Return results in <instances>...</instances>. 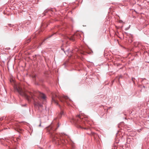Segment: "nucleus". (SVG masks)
Here are the masks:
<instances>
[{
  "instance_id": "obj_1",
  "label": "nucleus",
  "mask_w": 149,
  "mask_h": 149,
  "mask_svg": "<svg viewBox=\"0 0 149 149\" xmlns=\"http://www.w3.org/2000/svg\"><path fill=\"white\" fill-rule=\"evenodd\" d=\"M16 90L22 96L25 97L27 100L30 102L31 101L32 99L35 101V99L34 96H39L43 99H45L46 97L44 94L40 92L38 93H32L31 92L29 93V95L26 94L22 90V89L19 87H16Z\"/></svg>"
},
{
  "instance_id": "obj_2",
  "label": "nucleus",
  "mask_w": 149,
  "mask_h": 149,
  "mask_svg": "<svg viewBox=\"0 0 149 149\" xmlns=\"http://www.w3.org/2000/svg\"><path fill=\"white\" fill-rule=\"evenodd\" d=\"M63 136L62 134H51L53 141L58 145H60L61 143L63 144L67 143V141L63 139Z\"/></svg>"
},
{
  "instance_id": "obj_3",
  "label": "nucleus",
  "mask_w": 149,
  "mask_h": 149,
  "mask_svg": "<svg viewBox=\"0 0 149 149\" xmlns=\"http://www.w3.org/2000/svg\"><path fill=\"white\" fill-rule=\"evenodd\" d=\"M57 97H58L61 102H65L68 103L67 100L68 98L67 96L64 95L63 97L59 96L58 97L55 94L54 95H53L52 97V102L54 103L56 105H58L59 107H60V106L58 104V103L55 99Z\"/></svg>"
},
{
  "instance_id": "obj_4",
  "label": "nucleus",
  "mask_w": 149,
  "mask_h": 149,
  "mask_svg": "<svg viewBox=\"0 0 149 149\" xmlns=\"http://www.w3.org/2000/svg\"><path fill=\"white\" fill-rule=\"evenodd\" d=\"M81 120V118L80 116V115H78V116L77 117L76 119H75V121L77 123L80 124H81L82 125H78L77 126L78 127L82 129H84L85 130L87 129V128L82 127V125H83V124H85V123L83 121L82 122V123H81V122L80 121V120Z\"/></svg>"
},
{
  "instance_id": "obj_5",
  "label": "nucleus",
  "mask_w": 149,
  "mask_h": 149,
  "mask_svg": "<svg viewBox=\"0 0 149 149\" xmlns=\"http://www.w3.org/2000/svg\"><path fill=\"white\" fill-rule=\"evenodd\" d=\"M65 39H68L69 40H72V41H74L75 40L74 37V36H72L71 37H69L67 36H65L64 37Z\"/></svg>"
},
{
  "instance_id": "obj_6",
  "label": "nucleus",
  "mask_w": 149,
  "mask_h": 149,
  "mask_svg": "<svg viewBox=\"0 0 149 149\" xmlns=\"http://www.w3.org/2000/svg\"><path fill=\"white\" fill-rule=\"evenodd\" d=\"M62 50H63L66 54L68 55V54H69V53H71L72 52L71 50H70L69 49H68L67 50H66L65 51H64L63 48H61Z\"/></svg>"
},
{
  "instance_id": "obj_7",
  "label": "nucleus",
  "mask_w": 149,
  "mask_h": 149,
  "mask_svg": "<svg viewBox=\"0 0 149 149\" xmlns=\"http://www.w3.org/2000/svg\"><path fill=\"white\" fill-rule=\"evenodd\" d=\"M34 105L35 106H37L38 107H41L42 106V104L38 102H35L34 103Z\"/></svg>"
},
{
  "instance_id": "obj_8",
  "label": "nucleus",
  "mask_w": 149,
  "mask_h": 149,
  "mask_svg": "<svg viewBox=\"0 0 149 149\" xmlns=\"http://www.w3.org/2000/svg\"><path fill=\"white\" fill-rule=\"evenodd\" d=\"M63 112L61 111V112L58 114V118H60L61 117V116L63 115Z\"/></svg>"
},
{
  "instance_id": "obj_9",
  "label": "nucleus",
  "mask_w": 149,
  "mask_h": 149,
  "mask_svg": "<svg viewBox=\"0 0 149 149\" xmlns=\"http://www.w3.org/2000/svg\"><path fill=\"white\" fill-rule=\"evenodd\" d=\"M130 26H129V28H125V30H128L129 29V28H130Z\"/></svg>"
},
{
  "instance_id": "obj_10",
  "label": "nucleus",
  "mask_w": 149,
  "mask_h": 149,
  "mask_svg": "<svg viewBox=\"0 0 149 149\" xmlns=\"http://www.w3.org/2000/svg\"><path fill=\"white\" fill-rule=\"evenodd\" d=\"M8 25L10 26H14L13 25H12L11 24H8Z\"/></svg>"
},
{
  "instance_id": "obj_11",
  "label": "nucleus",
  "mask_w": 149,
  "mask_h": 149,
  "mask_svg": "<svg viewBox=\"0 0 149 149\" xmlns=\"http://www.w3.org/2000/svg\"><path fill=\"white\" fill-rule=\"evenodd\" d=\"M41 121L40 120V125H39V127H40L41 126Z\"/></svg>"
},
{
  "instance_id": "obj_12",
  "label": "nucleus",
  "mask_w": 149,
  "mask_h": 149,
  "mask_svg": "<svg viewBox=\"0 0 149 149\" xmlns=\"http://www.w3.org/2000/svg\"><path fill=\"white\" fill-rule=\"evenodd\" d=\"M121 77H122V76H120L119 77V79Z\"/></svg>"
},
{
  "instance_id": "obj_13",
  "label": "nucleus",
  "mask_w": 149,
  "mask_h": 149,
  "mask_svg": "<svg viewBox=\"0 0 149 149\" xmlns=\"http://www.w3.org/2000/svg\"><path fill=\"white\" fill-rule=\"evenodd\" d=\"M28 41L27 42H29L30 41V39H29V40H28Z\"/></svg>"
},
{
  "instance_id": "obj_14",
  "label": "nucleus",
  "mask_w": 149,
  "mask_h": 149,
  "mask_svg": "<svg viewBox=\"0 0 149 149\" xmlns=\"http://www.w3.org/2000/svg\"><path fill=\"white\" fill-rule=\"evenodd\" d=\"M26 105V104L24 105H22V106H25Z\"/></svg>"
},
{
  "instance_id": "obj_15",
  "label": "nucleus",
  "mask_w": 149,
  "mask_h": 149,
  "mask_svg": "<svg viewBox=\"0 0 149 149\" xmlns=\"http://www.w3.org/2000/svg\"><path fill=\"white\" fill-rule=\"evenodd\" d=\"M4 118H5V117H3V119H4Z\"/></svg>"
},
{
  "instance_id": "obj_16",
  "label": "nucleus",
  "mask_w": 149,
  "mask_h": 149,
  "mask_svg": "<svg viewBox=\"0 0 149 149\" xmlns=\"http://www.w3.org/2000/svg\"><path fill=\"white\" fill-rule=\"evenodd\" d=\"M52 36H49V38H50V37H51Z\"/></svg>"
},
{
  "instance_id": "obj_17",
  "label": "nucleus",
  "mask_w": 149,
  "mask_h": 149,
  "mask_svg": "<svg viewBox=\"0 0 149 149\" xmlns=\"http://www.w3.org/2000/svg\"><path fill=\"white\" fill-rule=\"evenodd\" d=\"M143 88H145V86H143Z\"/></svg>"
},
{
  "instance_id": "obj_18",
  "label": "nucleus",
  "mask_w": 149,
  "mask_h": 149,
  "mask_svg": "<svg viewBox=\"0 0 149 149\" xmlns=\"http://www.w3.org/2000/svg\"><path fill=\"white\" fill-rule=\"evenodd\" d=\"M42 44V43H41V44H40V46H41V44Z\"/></svg>"
}]
</instances>
